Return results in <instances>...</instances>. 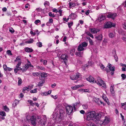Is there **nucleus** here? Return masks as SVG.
<instances>
[{
	"label": "nucleus",
	"instance_id": "nucleus-1",
	"mask_svg": "<svg viewBox=\"0 0 126 126\" xmlns=\"http://www.w3.org/2000/svg\"><path fill=\"white\" fill-rule=\"evenodd\" d=\"M103 113L101 112H96L94 110L88 112L86 114V120L88 121L93 120L97 124L100 121V120Z\"/></svg>",
	"mask_w": 126,
	"mask_h": 126
},
{
	"label": "nucleus",
	"instance_id": "nucleus-2",
	"mask_svg": "<svg viewBox=\"0 0 126 126\" xmlns=\"http://www.w3.org/2000/svg\"><path fill=\"white\" fill-rule=\"evenodd\" d=\"M97 81L95 83L100 86H102L104 88H106V83L101 78L99 77L97 78Z\"/></svg>",
	"mask_w": 126,
	"mask_h": 126
},
{
	"label": "nucleus",
	"instance_id": "nucleus-3",
	"mask_svg": "<svg viewBox=\"0 0 126 126\" xmlns=\"http://www.w3.org/2000/svg\"><path fill=\"white\" fill-rule=\"evenodd\" d=\"M28 63L26 64L22 68V71H25L29 66L33 67V66L31 64V63L28 60Z\"/></svg>",
	"mask_w": 126,
	"mask_h": 126
},
{
	"label": "nucleus",
	"instance_id": "nucleus-4",
	"mask_svg": "<svg viewBox=\"0 0 126 126\" xmlns=\"http://www.w3.org/2000/svg\"><path fill=\"white\" fill-rule=\"evenodd\" d=\"M66 108L67 113L68 115L70 114L72 112L73 110V107L69 105L67 106Z\"/></svg>",
	"mask_w": 126,
	"mask_h": 126
},
{
	"label": "nucleus",
	"instance_id": "nucleus-5",
	"mask_svg": "<svg viewBox=\"0 0 126 126\" xmlns=\"http://www.w3.org/2000/svg\"><path fill=\"white\" fill-rule=\"evenodd\" d=\"M114 23L113 24L111 22H107L106 23L104 27L106 28H110L112 27H114Z\"/></svg>",
	"mask_w": 126,
	"mask_h": 126
},
{
	"label": "nucleus",
	"instance_id": "nucleus-6",
	"mask_svg": "<svg viewBox=\"0 0 126 126\" xmlns=\"http://www.w3.org/2000/svg\"><path fill=\"white\" fill-rule=\"evenodd\" d=\"M80 76V74L78 73H77L76 75H71L70 77V78L72 80H75L79 78Z\"/></svg>",
	"mask_w": 126,
	"mask_h": 126
},
{
	"label": "nucleus",
	"instance_id": "nucleus-7",
	"mask_svg": "<svg viewBox=\"0 0 126 126\" xmlns=\"http://www.w3.org/2000/svg\"><path fill=\"white\" fill-rule=\"evenodd\" d=\"M68 56L67 55L64 54H63L61 56V58L62 60H63L64 63L66 64V63L67 61V58Z\"/></svg>",
	"mask_w": 126,
	"mask_h": 126
},
{
	"label": "nucleus",
	"instance_id": "nucleus-8",
	"mask_svg": "<svg viewBox=\"0 0 126 126\" xmlns=\"http://www.w3.org/2000/svg\"><path fill=\"white\" fill-rule=\"evenodd\" d=\"M117 15L116 13H110L107 16V17L108 18H111L114 19Z\"/></svg>",
	"mask_w": 126,
	"mask_h": 126
},
{
	"label": "nucleus",
	"instance_id": "nucleus-9",
	"mask_svg": "<svg viewBox=\"0 0 126 126\" xmlns=\"http://www.w3.org/2000/svg\"><path fill=\"white\" fill-rule=\"evenodd\" d=\"M40 76H41V77H40V79H42L45 80V78L47 76L46 73L44 72H40Z\"/></svg>",
	"mask_w": 126,
	"mask_h": 126
},
{
	"label": "nucleus",
	"instance_id": "nucleus-10",
	"mask_svg": "<svg viewBox=\"0 0 126 126\" xmlns=\"http://www.w3.org/2000/svg\"><path fill=\"white\" fill-rule=\"evenodd\" d=\"M31 119L30 120L31 124L34 126H35L36 125V122H35L36 121V119L34 116H32L31 117V118L29 119Z\"/></svg>",
	"mask_w": 126,
	"mask_h": 126
},
{
	"label": "nucleus",
	"instance_id": "nucleus-11",
	"mask_svg": "<svg viewBox=\"0 0 126 126\" xmlns=\"http://www.w3.org/2000/svg\"><path fill=\"white\" fill-rule=\"evenodd\" d=\"M87 80L90 82L95 83L96 81L95 80L94 78L91 76H90L89 78L87 79Z\"/></svg>",
	"mask_w": 126,
	"mask_h": 126
},
{
	"label": "nucleus",
	"instance_id": "nucleus-12",
	"mask_svg": "<svg viewBox=\"0 0 126 126\" xmlns=\"http://www.w3.org/2000/svg\"><path fill=\"white\" fill-rule=\"evenodd\" d=\"M114 89V85L113 84H111L110 87V90L111 93L113 95H115Z\"/></svg>",
	"mask_w": 126,
	"mask_h": 126
},
{
	"label": "nucleus",
	"instance_id": "nucleus-13",
	"mask_svg": "<svg viewBox=\"0 0 126 126\" xmlns=\"http://www.w3.org/2000/svg\"><path fill=\"white\" fill-rule=\"evenodd\" d=\"M80 102H77L74 104L72 105L74 108V109L75 110L77 109L80 106Z\"/></svg>",
	"mask_w": 126,
	"mask_h": 126
},
{
	"label": "nucleus",
	"instance_id": "nucleus-14",
	"mask_svg": "<svg viewBox=\"0 0 126 126\" xmlns=\"http://www.w3.org/2000/svg\"><path fill=\"white\" fill-rule=\"evenodd\" d=\"M102 36L101 34L96 36L95 37L96 39V41H97L100 42L102 40Z\"/></svg>",
	"mask_w": 126,
	"mask_h": 126
},
{
	"label": "nucleus",
	"instance_id": "nucleus-15",
	"mask_svg": "<svg viewBox=\"0 0 126 126\" xmlns=\"http://www.w3.org/2000/svg\"><path fill=\"white\" fill-rule=\"evenodd\" d=\"M83 86L84 85L83 84L80 85H76L74 86L71 87V88L73 90H76L79 87H83Z\"/></svg>",
	"mask_w": 126,
	"mask_h": 126
},
{
	"label": "nucleus",
	"instance_id": "nucleus-16",
	"mask_svg": "<svg viewBox=\"0 0 126 126\" xmlns=\"http://www.w3.org/2000/svg\"><path fill=\"white\" fill-rule=\"evenodd\" d=\"M90 29L91 32L92 33H96L98 32H99L100 31L99 29L95 28Z\"/></svg>",
	"mask_w": 126,
	"mask_h": 126
},
{
	"label": "nucleus",
	"instance_id": "nucleus-17",
	"mask_svg": "<svg viewBox=\"0 0 126 126\" xmlns=\"http://www.w3.org/2000/svg\"><path fill=\"white\" fill-rule=\"evenodd\" d=\"M15 62H17V64L16 65H20L22 62L21 59L19 58L18 57H17L16 59L15 60Z\"/></svg>",
	"mask_w": 126,
	"mask_h": 126
},
{
	"label": "nucleus",
	"instance_id": "nucleus-18",
	"mask_svg": "<svg viewBox=\"0 0 126 126\" xmlns=\"http://www.w3.org/2000/svg\"><path fill=\"white\" fill-rule=\"evenodd\" d=\"M3 67L4 70L5 71H10L13 70L12 68H11L10 67H7V65L6 64H4L3 65Z\"/></svg>",
	"mask_w": 126,
	"mask_h": 126
},
{
	"label": "nucleus",
	"instance_id": "nucleus-19",
	"mask_svg": "<svg viewBox=\"0 0 126 126\" xmlns=\"http://www.w3.org/2000/svg\"><path fill=\"white\" fill-rule=\"evenodd\" d=\"M77 16V15L75 13H72L69 16V18L74 19H75Z\"/></svg>",
	"mask_w": 126,
	"mask_h": 126
},
{
	"label": "nucleus",
	"instance_id": "nucleus-20",
	"mask_svg": "<svg viewBox=\"0 0 126 126\" xmlns=\"http://www.w3.org/2000/svg\"><path fill=\"white\" fill-rule=\"evenodd\" d=\"M106 17L104 14L101 15L99 17L98 19L100 21H102L105 19Z\"/></svg>",
	"mask_w": 126,
	"mask_h": 126
},
{
	"label": "nucleus",
	"instance_id": "nucleus-21",
	"mask_svg": "<svg viewBox=\"0 0 126 126\" xmlns=\"http://www.w3.org/2000/svg\"><path fill=\"white\" fill-rule=\"evenodd\" d=\"M110 122V119L109 118L107 117H105V119L104 121L102 122L104 124H106L109 123Z\"/></svg>",
	"mask_w": 126,
	"mask_h": 126
},
{
	"label": "nucleus",
	"instance_id": "nucleus-22",
	"mask_svg": "<svg viewBox=\"0 0 126 126\" xmlns=\"http://www.w3.org/2000/svg\"><path fill=\"white\" fill-rule=\"evenodd\" d=\"M24 50L25 52H26L30 53L32 52L33 50L31 48L28 47H26L24 48Z\"/></svg>",
	"mask_w": 126,
	"mask_h": 126
},
{
	"label": "nucleus",
	"instance_id": "nucleus-23",
	"mask_svg": "<svg viewBox=\"0 0 126 126\" xmlns=\"http://www.w3.org/2000/svg\"><path fill=\"white\" fill-rule=\"evenodd\" d=\"M112 53L114 57L115 60L116 61V62H117L118 61V58L117 55H116V51L115 50H113Z\"/></svg>",
	"mask_w": 126,
	"mask_h": 126
},
{
	"label": "nucleus",
	"instance_id": "nucleus-24",
	"mask_svg": "<svg viewBox=\"0 0 126 126\" xmlns=\"http://www.w3.org/2000/svg\"><path fill=\"white\" fill-rule=\"evenodd\" d=\"M41 80L38 84V86H42L43 84L45 82V80L44 79H41Z\"/></svg>",
	"mask_w": 126,
	"mask_h": 126
},
{
	"label": "nucleus",
	"instance_id": "nucleus-25",
	"mask_svg": "<svg viewBox=\"0 0 126 126\" xmlns=\"http://www.w3.org/2000/svg\"><path fill=\"white\" fill-rule=\"evenodd\" d=\"M84 48L80 44L78 47V50L79 51H81L84 50Z\"/></svg>",
	"mask_w": 126,
	"mask_h": 126
},
{
	"label": "nucleus",
	"instance_id": "nucleus-26",
	"mask_svg": "<svg viewBox=\"0 0 126 126\" xmlns=\"http://www.w3.org/2000/svg\"><path fill=\"white\" fill-rule=\"evenodd\" d=\"M109 68L110 71H114L115 70L114 66L112 67L110 63H109Z\"/></svg>",
	"mask_w": 126,
	"mask_h": 126
},
{
	"label": "nucleus",
	"instance_id": "nucleus-27",
	"mask_svg": "<svg viewBox=\"0 0 126 126\" xmlns=\"http://www.w3.org/2000/svg\"><path fill=\"white\" fill-rule=\"evenodd\" d=\"M121 107L125 110H126V102L124 103H121Z\"/></svg>",
	"mask_w": 126,
	"mask_h": 126
},
{
	"label": "nucleus",
	"instance_id": "nucleus-28",
	"mask_svg": "<svg viewBox=\"0 0 126 126\" xmlns=\"http://www.w3.org/2000/svg\"><path fill=\"white\" fill-rule=\"evenodd\" d=\"M40 72H36L33 73H32V75L34 77H39L40 76Z\"/></svg>",
	"mask_w": 126,
	"mask_h": 126
},
{
	"label": "nucleus",
	"instance_id": "nucleus-29",
	"mask_svg": "<svg viewBox=\"0 0 126 126\" xmlns=\"http://www.w3.org/2000/svg\"><path fill=\"white\" fill-rule=\"evenodd\" d=\"M109 37L111 38H112L115 36V33L114 32L110 33L109 34Z\"/></svg>",
	"mask_w": 126,
	"mask_h": 126
},
{
	"label": "nucleus",
	"instance_id": "nucleus-30",
	"mask_svg": "<svg viewBox=\"0 0 126 126\" xmlns=\"http://www.w3.org/2000/svg\"><path fill=\"white\" fill-rule=\"evenodd\" d=\"M83 52H76V54L79 57H81L83 55Z\"/></svg>",
	"mask_w": 126,
	"mask_h": 126
},
{
	"label": "nucleus",
	"instance_id": "nucleus-31",
	"mask_svg": "<svg viewBox=\"0 0 126 126\" xmlns=\"http://www.w3.org/2000/svg\"><path fill=\"white\" fill-rule=\"evenodd\" d=\"M18 85H20L21 84L22 82V80L20 77H18Z\"/></svg>",
	"mask_w": 126,
	"mask_h": 126
},
{
	"label": "nucleus",
	"instance_id": "nucleus-32",
	"mask_svg": "<svg viewBox=\"0 0 126 126\" xmlns=\"http://www.w3.org/2000/svg\"><path fill=\"white\" fill-rule=\"evenodd\" d=\"M33 40L32 39H30L29 40L26 41V43L27 44L32 43L33 42Z\"/></svg>",
	"mask_w": 126,
	"mask_h": 126
},
{
	"label": "nucleus",
	"instance_id": "nucleus-33",
	"mask_svg": "<svg viewBox=\"0 0 126 126\" xmlns=\"http://www.w3.org/2000/svg\"><path fill=\"white\" fill-rule=\"evenodd\" d=\"M29 88L28 87H24L23 89V92L24 93H25V91L26 90L28 91H29Z\"/></svg>",
	"mask_w": 126,
	"mask_h": 126
},
{
	"label": "nucleus",
	"instance_id": "nucleus-34",
	"mask_svg": "<svg viewBox=\"0 0 126 126\" xmlns=\"http://www.w3.org/2000/svg\"><path fill=\"white\" fill-rule=\"evenodd\" d=\"M3 107L4 110L6 112H8L9 111V109L6 106H3Z\"/></svg>",
	"mask_w": 126,
	"mask_h": 126
},
{
	"label": "nucleus",
	"instance_id": "nucleus-35",
	"mask_svg": "<svg viewBox=\"0 0 126 126\" xmlns=\"http://www.w3.org/2000/svg\"><path fill=\"white\" fill-rule=\"evenodd\" d=\"M80 44L83 47H86L88 45L87 43L85 42H83Z\"/></svg>",
	"mask_w": 126,
	"mask_h": 126
},
{
	"label": "nucleus",
	"instance_id": "nucleus-36",
	"mask_svg": "<svg viewBox=\"0 0 126 126\" xmlns=\"http://www.w3.org/2000/svg\"><path fill=\"white\" fill-rule=\"evenodd\" d=\"M75 49H73L71 50L70 52V54L72 55L73 56L74 53L75 52Z\"/></svg>",
	"mask_w": 126,
	"mask_h": 126
},
{
	"label": "nucleus",
	"instance_id": "nucleus-37",
	"mask_svg": "<svg viewBox=\"0 0 126 126\" xmlns=\"http://www.w3.org/2000/svg\"><path fill=\"white\" fill-rule=\"evenodd\" d=\"M0 115L3 116H6L5 113L3 111H1L0 112Z\"/></svg>",
	"mask_w": 126,
	"mask_h": 126
},
{
	"label": "nucleus",
	"instance_id": "nucleus-38",
	"mask_svg": "<svg viewBox=\"0 0 126 126\" xmlns=\"http://www.w3.org/2000/svg\"><path fill=\"white\" fill-rule=\"evenodd\" d=\"M48 15L50 17H55V15L54 14H52L51 12H49V13Z\"/></svg>",
	"mask_w": 126,
	"mask_h": 126
},
{
	"label": "nucleus",
	"instance_id": "nucleus-39",
	"mask_svg": "<svg viewBox=\"0 0 126 126\" xmlns=\"http://www.w3.org/2000/svg\"><path fill=\"white\" fill-rule=\"evenodd\" d=\"M69 5L70 7H75L76 6V5L75 3H73L71 2H69Z\"/></svg>",
	"mask_w": 126,
	"mask_h": 126
},
{
	"label": "nucleus",
	"instance_id": "nucleus-40",
	"mask_svg": "<svg viewBox=\"0 0 126 126\" xmlns=\"http://www.w3.org/2000/svg\"><path fill=\"white\" fill-rule=\"evenodd\" d=\"M36 45L39 47H41L42 46V43L41 42H39L36 43Z\"/></svg>",
	"mask_w": 126,
	"mask_h": 126
},
{
	"label": "nucleus",
	"instance_id": "nucleus-41",
	"mask_svg": "<svg viewBox=\"0 0 126 126\" xmlns=\"http://www.w3.org/2000/svg\"><path fill=\"white\" fill-rule=\"evenodd\" d=\"M37 92V89L35 88L34 89L30 91V92L31 93H35Z\"/></svg>",
	"mask_w": 126,
	"mask_h": 126
},
{
	"label": "nucleus",
	"instance_id": "nucleus-42",
	"mask_svg": "<svg viewBox=\"0 0 126 126\" xmlns=\"http://www.w3.org/2000/svg\"><path fill=\"white\" fill-rule=\"evenodd\" d=\"M9 31L12 33H13L15 32V30L12 28H10L9 29Z\"/></svg>",
	"mask_w": 126,
	"mask_h": 126
},
{
	"label": "nucleus",
	"instance_id": "nucleus-43",
	"mask_svg": "<svg viewBox=\"0 0 126 126\" xmlns=\"http://www.w3.org/2000/svg\"><path fill=\"white\" fill-rule=\"evenodd\" d=\"M7 53L9 55H12V53L10 50H7Z\"/></svg>",
	"mask_w": 126,
	"mask_h": 126
},
{
	"label": "nucleus",
	"instance_id": "nucleus-44",
	"mask_svg": "<svg viewBox=\"0 0 126 126\" xmlns=\"http://www.w3.org/2000/svg\"><path fill=\"white\" fill-rule=\"evenodd\" d=\"M28 102L30 104V105L32 106H34V104L33 102L31 100H28Z\"/></svg>",
	"mask_w": 126,
	"mask_h": 126
},
{
	"label": "nucleus",
	"instance_id": "nucleus-45",
	"mask_svg": "<svg viewBox=\"0 0 126 126\" xmlns=\"http://www.w3.org/2000/svg\"><path fill=\"white\" fill-rule=\"evenodd\" d=\"M37 68L38 69H39L40 70H44V68L42 66H37Z\"/></svg>",
	"mask_w": 126,
	"mask_h": 126
},
{
	"label": "nucleus",
	"instance_id": "nucleus-46",
	"mask_svg": "<svg viewBox=\"0 0 126 126\" xmlns=\"http://www.w3.org/2000/svg\"><path fill=\"white\" fill-rule=\"evenodd\" d=\"M121 76L122 78V79L123 80L125 79L126 78V75L125 74H122Z\"/></svg>",
	"mask_w": 126,
	"mask_h": 126
},
{
	"label": "nucleus",
	"instance_id": "nucleus-47",
	"mask_svg": "<svg viewBox=\"0 0 126 126\" xmlns=\"http://www.w3.org/2000/svg\"><path fill=\"white\" fill-rule=\"evenodd\" d=\"M80 91H83L84 92H88L89 91V90L87 89H81L79 90Z\"/></svg>",
	"mask_w": 126,
	"mask_h": 126
},
{
	"label": "nucleus",
	"instance_id": "nucleus-48",
	"mask_svg": "<svg viewBox=\"0 0 126 126\" xmlns=\"http://www.w3.org/2000/svg\"><path fill=\"white\" fill-rule=\"evenodd\" d=\"M20 66V65H16V67L19 70H21L22 71V68L19 67Z\"/></svg>",
	"mask_w": 126,
	"mask_h": 126
},
{
	"label": "nucleus",
	"instance_id": "nucleus-49",
	"mask_svg": "<svg viewBox=\"0 0 126 126\" xmlns=\"http://www.w3.org/2000/svg\"><path fill=\"white\" fill-rule=\"evenodd\" d=\"M83 108L85 109H86L88 108V106L87 105H82Z\"/></svg>",
	"mask_w": 126,
	"mask_h": 126
},
{
	"label": "nucleus",
	"instance_id": "nucleus-50",
	"mask_svg": "<svg viewBox=\"0 0 126 126\" xmlns=\"http://www.w3.org/2000/svg\"><path fill=\"white\" fill-rule=\"evenodd\" d=\"M73 24L72 22H68V25L69 28H70L71 26Z\"/></svg>",
	"mask_w": 126,
	"mask_h": 126
},
{
	"label": "nucleus",
	"instance_id": "nucleus-51",
	"mask_svg": "<svg viewBox=\"0 0 126 126\" xmlns=\"http://www.w3.org/2000/svg\"><path fill=\"white\" fill-rule=\"evenodd\" d=\"M87 34L88 35L90 36L92 38H94V36L92 34H91L90 32H87Z\"/></svg>",
	"mask_w": 126,
	"mask_h": 126
},
{
	"label": "nucleus",
	"instance_id": "nucleus-52",
	"mask_svg": "<svg viewBox=\"0 0 126 126\" xmlns=\"http://www.w3.org/2000/svg\"><path fill=\"white\" fill-rule=\"evenodd\" d=\"M51 91H48L47 93L45 92L44 93L45 94V95H47L48 94H50L51 93Z\"/></svg>",
	"mask_w": 126,
	"mask_h": 126
},
{
	"label": "nucleus",
	"instance_id": "nucleus-53",
	"mask_svg": "<svg viewBox=\"0 0 126 126\" xmlns=\"http://www.w3.org/2000/svg\"><path fill=\"white\" fill-rule=\"evenodd\" d=\"M123 28L126 29V22H124L123 24Z\"/></svg>",
	"mask_w": 126,
	"mask_h": 126
},
{
	"label": "nucleus",
	"instance_id": "nucleus-54",
	"mask_svg": "<svg viewBox=\"0 0 126 126\" xmlns=\"http://www.w3.org/2000/svg\"><path fill=\"white\" fill-rule=\"evenodd\" d=\"M40 22V21L39 19L36 20L34 22V23L35 24H37L38 23H39Z\"/></svg>",
	"mask_w": 126,
	"mask_h": 126
},
{
	"label": "nucleus",
	"instance_id": "nucleus-55",
	"mask_svg": "<svg viewBox=\"0 0 126 126\" xmlns=\"http://www.w3.org/2000/svg\"><path fill=\"white\" fill-rule=\"evenodd\" d=\"M18 70V69L17 68H16V67L14 69V71L16 74L17 73Z\"/></svg>",
	"mask_w": 126,
	"mask_h": 126
},
{
	"label": "nucleus",
	"instance_id": "nucleus-56",
	"mask_svg": "<svg viewBox=\"0 0 126 126\" xmlns=\"http://www.w3.org/2000/svg\"><path fill=\"white\" fill-rule=\"evenodd\" d=\"M36 10L38 12H41L42 10V9L41 8H39L36 9Z\"/></svg>",
	"mask_w": 126,
	"mask_h": 126
},
{
	"label": "nucleus",
	"instance_id": "nucleus-57",
	"mask_svg": "<svg viewBox=\"0 0 126 126\" xmlns=\"http://www.w3.org/2000/svg\"><path fill=\"white\" fill-rule=\"evenodd\" d=\"M93 62H91L89 61L88 62V66H92V64H93Z\"/></svg>",
	"mask_w": 126,
	"mask_h": 126
},
{
	"label": "nucleus",
	"instance_id": "nucleus-58",
	"mask_svg": "<svg viewBox=\"0 0 126 126\" xmlns=\"http://www.w3.org/2000/svg\"><path fill=\"white\" fill-rule=\"evenodd\" d=\"M53 11L56 13H57L58 12V11L56 8H54L53 9Z\"/></svg>",
	"mask_w": 126,
	"mask_h": 126
},
{
	"label": "nucleus",
	"instance_id": "nucleus-59",
	"mask_svg": "<svg viewBox=\"0 0 126 126\" xmlns=\"http://www.w3.org/2000/svg\"><path fill=\"white\" fill-rule=\"evenodd\" d=\"M100 67L103 70H105V68L104 67V66L102 64L100 66Z\"/></svg>",
	"mask_w": 126,
	"mask_h": 126
},
{
	"label": "nucleus",
	"instance_id": "nucleus-60",
	"mask_svg": "<svg viewBox=\"0 0 126 126\" xmlns=\"http://www.w3.org/2000/svg\"><path fill=\"white\" fill-rule=\"evenodd\" d=\"M34 104V105H36V106H37V107H38L39 106V105L38 104V103L35 102L34 103H33Z\"/></svg>",
	"mask_w": 126,
	"mask_h": 126
},
{
	"label": "nucleus",
	"instance_id": "nucleus-61",
	"mask_svg": "<svg viewBox=\"0 0 126 126\" xmlns=\"http://www.w3.org/2000/svg\"><path fill=\"white\" fill-rule=\"evenodd\" d=\"M56 86V84L55 83H54L53 84H51V87L52 88H53L55 86Z\"/></svg>",
	"mask_w": 126,
	"mask_h": 126
},
{
	"label": "nucleus",
	"instance_id": "nucleus-62",
	"mask_svg": "<svg viewBox=\"0 0 126 126\" xmlns=\"http://www.w3.org/2000/svg\"><path fill=\"white\" fill-rule=\"evenodd\" d=\"M7 9L6 7H4L2 8V10L3 11L5 12L7 11Z\"/></svg>",
	"mask_w": 126,
	"mask_h": 126
},
{
	"label": "nucleus",
	"instance_id": "nucleus-63",
	"mask_svg": "<svg viewBox=\"0 0 126 126\" xmlns=\"http://www.w3.org/2000/svg\"><path fill=\"white\" fill-rule=\"evenodd\" d=\"M88 126H94V124L92 123H91L89 124Z\"/></svg>",
	"mask_w": 126,
	"mask_h": 126
},
{
	"label": "nucleus",
	"instance_id": "nucleus-64",
	"mask_svg": "<svg viewBox=\"0 0 126 126\" xmlns=\"http://www.w3.org/2000/svg\"><path fill=\"white\" fill-rule=\"evenodd\" d=\"M123 126H126V120L124 121Z\"/></svg>",
	"mask_w": 126,
	"mask_h": 126
}]
</instances>
